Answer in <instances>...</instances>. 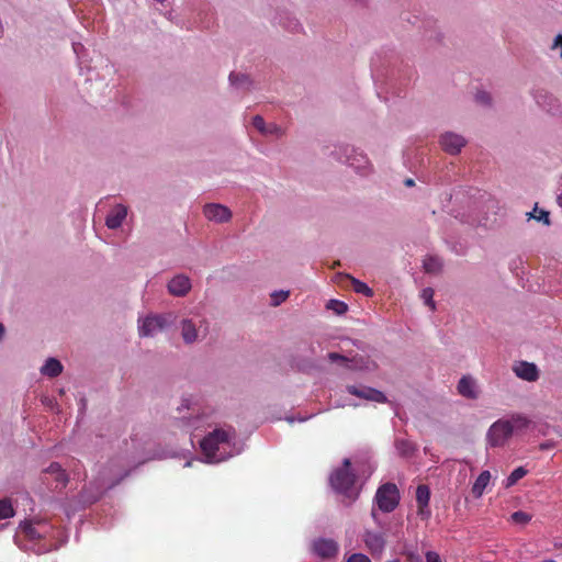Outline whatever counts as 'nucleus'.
I'll list each match as a JSON object with an SVG mask.
<instances>
[{
	"label": "nucleus",
	"instance_id": "obj_1",
	"mask_svg": "<svg viewBox=\"0 0 562 562\" xmlns=\"http://www.w3.org/2000/svg\"><path fill=\"white\" fill-rule=\"evenodd\" d=\"M530 420L521 415L514 414L493 423L487 431V442L492 447H502L514 435L528 428Z\"/></svg>",
	"mask_w": 562,
	"mask_h": 562
},
{
	"label": "nucleus",
	"instance_id": "obj_2",
	"mask_svg": "<svg viewBox=\"0 0 562 562\" xmlns=\"http://www.w3.org/2000/svg\"><path fill=\"white\" fill-rule=\"evenodd\" d=\"M232 438L233 432L223 429H215L203 438L200 446L206 461L210 463H218L232 457Z\"/></svg>",
	"mask_w": 562,
	"mask_h": 562
},
{
	"label": "nucleus",
	"instance_id": "obj_3",
	"mask_svg": "<svg viewBox=\"0 0 562 562\" xmlns=\"http://www.w3.org/2000/svg\"><path fill=\"white\" fill-rule=\"evenodd\" d=\"M180 335L186 345H192L206 338L209 322L205 317L195 314L183 317L179 322Z\"/></svg>",
	"mask_w": 562,
	"mask_h": 562
},
{
	"label": "nucleus",
	"instance_id": "obj_4",
	"mask_svg": "<svg viewBox=\"0 0 562 562\" xmlns=\"http://www.w3.org/2000/svg\"><path fill=\"white\" fill-rule=\"evenodd\" d=\"M177 315L173 312L149 314L138 318V334L140 337H154L159 331L175 325Z\"/></svg>",
	"mask_w": 562,
	"mask_h": 562
},
{
	"label": "nucleus",
	"instance_id": "obj_5",
	"mask_svg": "<svg viewBox=\"0 0 562 562\" xmlns=\"http://www.w3.org/2000/svg\"><path fill=\"white\" fill-rule=\"evenodd\" d=\"M349 468L350 460L345 459L342 467L331 473L329 482L336 492L344 494L351 499H356L358 496V492L355 488L356 475L350 471Z\"/></svg>",
	"mask_w": 562,
	"mask_h": 562
},
{
	"label": "nucleus",
	"instance_id": "obj_6",
	"mask_svg": "<svg viewBox=\"0 0 562 562\" xmlns=\"http://www.w3.org/2000/svg\"><path fill=\"white\" fill-rule=\"evenodd\" d=\"M327 358L330 362H338L341 367L349 371L373 372L378 369V364L374 360L362 355L348 357L338 352H329Z\"/></svg>",
	"mask_w": 562,
	"mask_h": 562
},
{
	"label": "nucleus",
	"instance_id": "obj_7",
	"mask_svg": "<svg viewBox=\"0 0 562 562\" xmlns=\"http://www.w3.org/2000/svg\"><path fill=\"white\" fill-rule=\"evenodd\" d=\"M401 495L394 483H384L375 492L374 506L382 513H392L400 504Z\"/></svg>",
	"mask_w": 562,
	"mask_h": 562
},
{
	"label": "nucleus",
	"instance_id": "obj_8",
	"mask_svg": "<svg viewBox=\"0 0 562 562\" xmlns=\"http://www.w3.org/2000/svg\"><path fill=\"white\" fill-rule=\"evenodd\" d=\"M340 150L342 154L338 155L337 158L340 160L344 158V161L353 168L359 175L368 176L373 172L372 164L362 151L350 146H344Z\"/></svg>",
	"mask_w": 562,
	"mask_h": 562
},
{
	"label": "nucleus",
	"instance_id": "obj_9",
	"mask_svg": "<svg viewBox=\"0 0 562 562\" xmlns=\"http://www.w3.org/2000/svg\"><path fill=\"white\" fill-rule=\"evenodd\" d=\"M362 541L371 555L380 558L386 547V535L383 531L364 529Z\"/></svg>",
	"mask_w": 562,
	"mask_h": 562
},
{
	"label": "nucleus",
	"instance_id": "obj_10",
	"mask_svg": "<svg viewBox=\"0 0 562 562\" xmlns=\"http://www.w3.org/2000/svg\"><path fill=\"white\" fill-rule=\"evenodd\" d=\"M346 391L351 395H355L359 398H362V400H366L369 402H374V403H380V404H384L387 402V397L382 391L373 389L371 386L347 385Z\"/></svg>",
	"mask_w": 562,
	"mask_h": 562
},
{
	"label": "nucleus",
	"instance_id": "obj_11",
	"mask_svg": "<svg viewBox=\"0 0 562 562\" xmlns=\"http://www.w3.org/2000/svg\"><path fill=\"white\" fill-rule=\"evenodd\" d=\"M439 143L441 148L449 155H458L468 142L460 134L446 132L441 134Z\"/></svg>",
	"mask_w": 562,
	"mask_h": 562
},
{
	"label": "nucleus",
	"instance_id": "obj_12",
	"mask_svg": "<svg viewBox=\"0 0 562 562\" xmlns=\"http://www.w3.org/2000/svg\"><path fill=\"white\" fill-rule=\"evenodd\" d=\"M204 216L215 223H227L232 218L231 210L218 203H209L203 207Z\"/></svg>",
	"mask_w": 562,
	"mask_h": 562
},
{
	"label": "nucleus",
	"instance_id": "obj_13",
	"mask_svg": "<svg viewBox=\"0 0 562 562\" xmlns=\"http://www.w3.org/2000/svg\"><path fill=\"white\" fill-rule=\"evenodd\" d=\"M192 289L191 280L188 276L179 273L175 276L167 284V290L172 296L183 297Z\"/></svg>",
	"mask_w": 562,
	"mask_h": 562
},
{
	"label": "nucleus",
	"instance_id": "obj_14",
	"mask_svg": "<svg viewBox=\"0 0 562 562\" xmlns=\"http://www.w3.org/2000/svg\"><path fill=\"white\" fill-rule=\"evenodd\" d=\"M512 369L517 378L527 382H536L540 375L539 369L533 362L516 361Z\"/></svg>",
	"mask_w": 562,
	"mask_h": 562
},
{
	"label": "nucleus",
	"instance_id": "obj_15",
	"mask_svg": "<svg viewBox=\"0 0 562 562\" xmlns=\"http://www.w3.org/2000/svg\"><path fill=\"white\" fill-rule=\"evenodd\" d=\"M430 490L427 485H418L416 490L417 515L422 519H428L431 515L429 508Z\"/></svg>",
	"mask_w": 562,
	"mask_h": 562
},
{
	"label": "nucleus",
	"instance_id": "obj_16",
	"mask_svg": "<svg viewBox=\"0 0 562 562\" xmlns=\"http://www.w3.org/2000/svg\"><path fill=\"white\" fill-rule=\"evenodd\" d=\"M458 393L469 400H476L480 395V389L476 380L471 375H463L457 385Z\"/></svg>",
	"mask_w": 562,
	"mask_h": 562
},
{
	"label": "nucleus",
	"instance_id": "obj_17",
	"mask_svg": "<svg viewBox=\"0 0 562 562\" xmlns=\"http://www.w3.org/2000/svg\"><path fill=\"white\" fill-rule=\"evenodd\" d=\"M313 551L323 559H330L338 553V544L331 539H318L313 542Z\"/></svg>",
	"mask_w": 562,
	"mask_h": 562
},
{
	"label": "nucleus",
	"instance_id": "obj_18",
	"mask_svg": "<svg viewBox=\"0 0 562 562\" xmlns=\"http://www.w3.org/2000/svg\"><path fill=\"white\" fill-rule=\"evenodd\" d=\"M127 216V206L123 204L114 205L105 218V225L110 229H116L122 226Z\"/></svg>",
	"mask_w": 562,
	"mask_h": 562
},
{
	"label": "nucleus",
	"instance_id": "obj_19",
	"mask_svg": "<svg viewBox=\"0 0 562 562\" xmlns=\"http://www.w3.org/2000/svg\"><path fill=\"white\" fill-rule=\"evenodd\" d=\"M252 125L256 130H258L262 135L266 136H276L279 138L284 134L281 126L277 125L276 123L267 124L263 117L260 115L254 116Z\"/></svg>",
	"mask_w": 562,
	"mask_h": 562
},
{
	"label": "nucleus",
	"instance_id": "obj_20",
	"mask_svg": "<svg viewBox=\"0 0 562 562\" xmlns=\"http://www.w3.org/2000/svg\"><path fill=\"white\" fill-rule=\"evenodd\" d=\"M491 479H492V475H491L490 471L485 470V471L481 472V474L477 476V479L475 480V482L472 486V494L475 498H480L483 495L486 486L491 482Z\"/></svg>",
	"mask_w": 562,
	"mask_h": 562
},
{
	"label": "nucleus",
	"instance_id": "obj_21",
	"mask_svg": "<svg viewBox=\"0 0 562 562\" xmlns=\"http://www.w3.org/2000/svg\"><path fill=\"white\" fill-rule=\"evenodd\" d=\"M63 372V364L56 358H48L41 368V373L45 376L55 378Z\"/></svg>",
	"mask_w": 562,
	"mask_h": 562
},
{
	"label": "nucleus",
	"instance_id": "obj_22",
	"mask_svg": "<svg viewBox=\"0 0 562 562\" xmlns=\"http://www.w3.org/2000/svg\"><path fill=\"white\" fill-rule=\"evenodd\" d=\"M45 473L54 475L57 484L60 487H65L68 482V475L65 470L61 469L60 464L57 462L50 463L46 469Z\"/></svg>",
	"mask_w": 562,
	"mask_h": 562
},
{
	"label": "nucleus",
	"instance_id": "obj_23",
	"mask_svg": "<svg viewBox=\"0 0 562 562\" xmlns=\"http://www.w3.org/2000/svg\"><path fill=\"white\" fill-rule=\"evenodd\" d=\"M442 260L437 256H428L424 260V269L427 273L437 274L441 271Z\"/></svg>",
	"mask_w": 562,
	"mask_h": 562
},
{
	"label": "nucleus",
	"instance_id": "obj_24",
	"mask_svg": "<svg viewBox=\"0 0 562 562\" xmlns=\"http://www.w3.org/2000/svg\"><path fill=\"white\" fill-rule=\"evenodd\" d=\"M346 279H349L355 292L363 294L368 297L373 295V291L362 281L357 280L350 276H345Z\"/></svg>",
	"mask_w": 562,
	"mask_h": 562
},
{
	"label": "nucleus",
	"instance_id": "obj_25",
	"mask_svg": "<svg viewBox=\"0 0 562 562\" xmlns=\"http://www.w3.org/2000/svg\"><path fill=\"white\" fill-rule=\"evenodd\" d=\"M526 474H527V470L524 467H518L506 479L505 487H510V486L515 485Z\"/></svg>",
	"mask_w": 562,
	"mask_h": 562
},
{
	"label": "nucleus",
	"instance_id": "obj_26",
	"mask_svg": "<svg viewBox=\"0 0 562 562\" xmlns=\"http://www.w3.org/2000/svg\"><path fill=\"white\" fill-rule=\"evenodd\" d=\"M229 82H231V85H233L237 88H244V87H248L250 85V79L247 75L232 72L229 75Z\"/></svg>",
	"mask_w": 562,
	"mask_h": 562
},
{
	"label": "nucleus",
	"instance_id": "obj_27",
	"mask_svg": "<svg viewBox=\"0 0 562 562\" xmlns=\"http://www.w3.org/2000/svg\"><path fill=\"white\" fill-rule=\"evenodd\" d=\"M14 516V509L10 499H0V519H7Z\"/></svg>",
	"mask_w": 562,
	"mask_h": 562
},
{
	"label": "nucleus",
	"instance_id": "obj_28",
	"mask_svg": "<svg viewBox=\"0 0 562 562\" xmlns=\"http://www.w3.org/2000/svg\"><path fill=\"white\" fill-rule=\"evenodd\" d=\"M528 220L535 218L538 222H542L546 225H550L549 212L543 210H538L537 205L535 206L532 212L527 213Z\"/></svg>",
	"mask_w": 562,
	"mask_h": 562
},
{
	"label": "nucleus",
	"instance_id": "obj_29",
	"mask_svg": "<svg viewBox=\"0 0 562 562\" xmlns=\"http://www.w3.org/2000/svg\"><path fill=\"white\" fill-rule=\"evenodd\" d=\"M532 516L526 512H522V510H518V512H515L510 515V520L516 524V525H520V526H526L527 524L530 522Z\"/></svg>",
	"mask_w": 562,
	"mask_h": 562
},
{
	"label": "nucleus",
	"instance_id": "obj_30",
	"mask_svg": "<svg viewBox=\"0 0 562 562\" xmlns=\"http://www.w3.org/2000/svg\"><path fill=\"white\" fill-rule=\"evenodd\" d=\"M326 306L337 315H342L348 310L347 304L338 300H329Z\"/></svg>",
	"mask_w": 562,
	"mask_h": 562
},
{
	"label": "nucleus",
	"instance_id": "obj_31",
	"mask_svg": "<svg viewBox=\"0 0 562 562\" xmlns=\"http://www.w3.org/2000/svg\"><path fill=\"white\" fill-rule=\"evenodd\" d=\"M396 449L400 454L405 457L411 456L415 450L414 445L407 440H397Z\"/></svg>",
	"mask_w": 562,
	"mask_h": 562
},
{
	"label": "nucleus",
	"instance_id": "obj_32",
	"mask_svg": "<svg viewBox=\"0 0 562 562\" xmlns=\"http://www.w3.org/2000/svg\"><path fill=\"white\" fill-rule=\"evenodd\" d=\"M420 297L424 303L430 307L431 311H435L436 303L434 301V290L431 288H425L422 291Z\"/></svg>",
	"mask_w": 562,
	"mask_h": 562
},
{
	"label": "nucleus",
	"instance_id": "obj_33",
	"mask_svg": "<svg viewBox=\"0 0 562 562\" xmlns=\"http://www.w3.org/2000/svg\"><path fill=\"white\" fill-rule=\"evenodd\" d=\"M289 296V291H274L271 294V305L272 306H279L281 303H283Z\"/></svg>",
	"mask_w": 562,
	"mask_h": 562
},
{
	"label": "nucleus",
	"instance_id": "obj_34",
	"mask_svg": "<svg viewBox=\"0 0 562 562\" xmlns=\"http://www.w3.org/2000/svg\"><path fill=\"white\" fill-rule=\"evenodd\" d=\"M195 402H193V400L191 397H183L181 400V403L180 405L178 406V411L181 412L182 409H188V411H192V413H194L196 409H195Z\"/></svg>",
	"mask_w": 562,
	"mask_h": 562
},
{
	"label": "nucleus",
	"instance_id": "obj_35",
	"mask_svg": "<svg viewBox=\"0 0 562 562\" xmlns=\"http://www.w3.org/2000/svg\"><path fill=\"white\" fill-rule=\"evenodd\" d=\"M475 99L479 103H481L483 105L491 104V97L487 92H484V91L477 92L475 95Z\"/></svg>",
	"mask_w": 562,
	"mask_h": 562
},
{
	"label": "nucleus",
	"instance_id": "obj_36",
	"mask_svg": "<svg viewBox=\"0 0 562 562\" xmlns=\"http://www.w3.org/2000/svg\"><path fill=\"white\" fill-rule=\"evenodd\" d=\"M550 48L552 50H559L560 52V57L562 58V33L558 34L554 37Z\"/></svg>",
	"mask_w": 562,
	"mask_h": 562
},
{
	"label": "nucleus",
	"instance_id": "obj_37",
	"mask_svg": "<svg viewBox=\"0 0 562 562\" xmlns=\"http://www.w3.org/2000/svg\"><path fill=\"white\" fill-rule=\"evenodd\" d=\"M347 562H371V560L362 553H353L349 557Z\"/></svg>",
	"mask_w": 562,
	"mask_h": 562
},
{
	"label": "nucleus",
	"instance_id": "obj_38",
	"mask_svg": "<svg viewBox=\"0 0 562 562\" xmlns=\"http://www.w3.org/2000/svg\"><path fill=\"white\" fill-rule=\"evenodd\" d=\"M425 558L426 562H442L439 554L435 551H427Z\"/></svg>",
	"mask_w": 562,
	"mask_h": 562
},
{
	"label": "nucleus",
	"instance_id": "obj_39",
	"mask_svg": "<svg viewBox=\"0 0 562 562\" xmlns=\"http://www.w3.org/2000/svg\"><path fill=\"white\" fill-rule=\"evenodd\" d=\"M184 419V424L188 426V427H193V428H198V419L199 417H186L183 416L182 417Z\"/></svg>",
	"mask_w": 562,
	"mask_h": 562
},
{
	"label": "nucleus",
	"instance_id": "obj_40",
	"mask_svg": "<svg viewBox=\"0 0 562 562\" xmlns=\"http://www.w3.org/2000/svg\"><path fill=\"white\" fill-rule=\"evenodd\" d=\"M23 529H24V531H25L29 536H31V537H35V530H34V528H33L30 524L25 522V524L23 525Z\"/></svg>",
	"mask_w": 562,
	"mask_h": 562
},
{
	"label": "nucleus",
	"instance_id": "obj_41",
	"mask_svg": "<svg viewBox=\"0 0 562 562\" xmlns=\"http://www.w3.org/2000/svg\"><path fill=\"white\" fill-rule=\"evenodd\" d=\"M371 517L376 525H379V526L381 525L380 516H379L375 507H373L371 510Z\"/></svg>",
	"mask_w": 562,
	"mask_h": 562
},
{
	"label": "nucleus",
	"instance_id": "obj_42",
	"mask_svg": "<svg viewBox=\"0 0 562 562\" xmlns=\"http://www.w3.org/2000/svg\"><path fill=\"white\" fill-rule=\"evenodd\" d=\"M307 419V417H299V418H295V417H288L286 420L290 423V424H293L295 420H299V422H305Z\"/></svg>",
	"mask_w": 562,
	"mask_h": 562
},
{
	"label": "nucleus",
	"instance_id": "obj_43",
	"mask_svg": "<svg viewBox=\"0 0 562 562\" xmlns=\"http://www.w3.org/2000/svg\"><path fill=\"white\" fill-rule=\"evenodd\" d=\"M557 203L560 207H562V191L557 195Z\"/></svg>",
	"mask_w": 562,
	"mask_h": 562
},
{
	"label": "nucleus",
	"instance_id": "obj_44",
	"mask_svg": "<svg viewBox=\"0 0 562 562\" xmlns=\"http://www.w3.org/2000/svg\"><path fill=\"white\" fill-rule=\"evenodd\" d=\"M72 46H74V50H75V53H76V54H79V49H81V48H82V45H81V44H74Z\"/></svg>",
	"mask_w": 562,
	"mask_h": 562
},
{
	"label": "nucleus",
	"instance_id": "obj_45",
	"mask_svg": "<svg viewBox=\"0 0 562 562\" xmlns=\"http://www.w3.org/2000/svg\"><path fill=\"white\" fill-rule=\"evenodd\" d=\"M405 184H406L407 187H413V186H414V180H413V179H406V180H405Z\"/></svg>",
	"mask_w": 562,
	"mask_h": 562
},
{
	"label": "nucleus",
	"instance_id": "obj_46",
	"mask_svg": "<svg viewBox=\"0 0 562 562\" xmlns=\"http://www.w3.org/2000/svg\"><path fill=\"white\" fill-rule=\"evenodd\" d=\"M4 335V326L0 323V339H2Z\"/></svg>",
	"mask_w": 562,
	"mask_h": 562
},
{
	"label": "nucleus",
	"instance_id": "obj_47",
	"mask_svg": "<svg viewBox=\"0 0 562 562\" xmlns=\"http://www.w3.org/2000/svg\"><path fill=\"white\" fill-rule=\"evenodd\" d=\"M549 447H551V445H550V443H542V445L540 446V448H541V449H548Z\"/></svg>",
	"mask_w": 562,
	"mask_h": 562
}]
</instances>
